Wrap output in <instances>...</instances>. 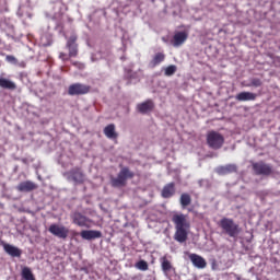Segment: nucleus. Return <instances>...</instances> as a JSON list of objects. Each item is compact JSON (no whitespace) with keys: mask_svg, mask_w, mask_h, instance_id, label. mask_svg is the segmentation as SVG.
<instances>
[{"mask_svg":"<svg viewBox=\"0 0 280 280\" xmlns=\"http://www.w3.org/2000/svg\"><path fill=\"white\" fill-rule=\"evenodd\" d=\"M172 222L175 226L174 240L179 244H185L189 237V229H191V223L187 219V214L175 213L172 217Z\"/></svg>","mask_w":280,"mask_h":280,"instance_id":"1","label":"nucleus"},{"mask_svg":"<svg viewBox=\"0 0 280 280\" xmlns=\"http://www.w3.org/2000/svg\"><path fill=\"white\" fill-rule=\"evenodd\" d=\"M135 178V172L130 171L128 166H124L117 177H110L112 187H126L129 179Z\"/></svg>","mask_w":280,"mask_h":280,"instance_id":"2","label":"nucleus"},{"mask_svg":"<svg viewBox=\"0 0 280 280\" xmlns=\"http://www.w3.org/2000/svg\"><path fill=\"white\" fill-rule=\"evenodd\" d=\"M219 226L225 235H229V237H237L242 231L240 224L235 223L231 218H222L219 222Z\"/></svg>","mask_w":280,"mask_h":280,"instance_id":"3","label":"nucleus"},{"mask_svg":"<svg viewBox=\"0 0 280 280\" xmlns=\"http://www.w3.org/2000/svg\"><path fill=\"white\" fill-rule=\"evenodd\" d=\"M207 143L211 150H220L224 145V136L218 131L211 130L207 133Z\"/></svg>","mask_w":280,"mask_h":280,"instance_id":"4","label":"nucleus"},{"mask_svg":"<svg viewBox=\"0 0 280 280\" xmlns=\"http://www.w3.org/2000/svg\"><path fill=\"white\" fill-rule=\"evenodd\" d=\"M252 170L256 176H271L273 173L272 165L259 161L252 164Z\"/></svg>","mask_w":280,"mask_h":280,"instance_id":"5","label":"nucleus"},{"mask_svg":"<svg viewBox=\"0 0 280 280\" xmlns=\"http://www.w3.org/2000/svg\"><path fill=\"white\" fill-rule=\"evenodd\" d=\"M72 223L77 226H81L84 229H91V219H89L86 215L82 214V212H72L70 215Z\"/></svg>","mask_w":280,"mask_h":280,"instance_id":"6","label":"nucleus"},{"mask_svg":"<svg viewBox=\"0 0 280 280\" xmlns=\"http://www.w3.org/2000/svg\"><path fill=\"white\" fill-rule=\"evenodd\" d=\"M49 233L59 240H67L69 237V230L65 225L52 223L48 228Z\"/></svg>","mask_w":280,"mask_h":280,"instance_id":"7","label":"nucleus"},{"mask_svg":"<svg viewBox=\"0 0 280 280\" xmlns=\"http://www.w3.org/2000/svg\"><path fill=\"white\" fill-rule=\"evenodd\" d=\"M88 93H91V85L73 83L68 88L70 95H86Z\"/></svg>","mask_w":280,"mask_h":280,"instance_id":"8","label":"nucleus"},{"mask_svg":"<svg viewBox=\"0 0 280 280\" xmlns=\"http://www.w3.org/2000/svg\"><path fill=\"white\" fill-rule=\"evenodd\" d=\"M78 36L71 35L66 44V47L69 51L70 58H75L78 56Z\"/></svg>","mask_w":280,"mask_h":280,"instance_id":"9","label":"nucleus"},{"mask_svg":"<svg viewBox=\"0 0 280 280\" xmlns=\"http://www.w3.org/2000/svg\"><path fill=\"white\" fill-rule=\"evenodd\" d=\"M188 257L195 268H198L199 270L207 268V260L202 256L198 254H189Z\"/></svg>","mask_w":280,"mask_h":280,"instance_id":"10","label":"nucleus"},{"mask_svg":"<svg viewBox=\"0 0 280 280\" xmlns=\"http://www.w3.org/2000/svg\"><path fill=\"white\" fill-rule=\"evenodd\" d=\"M189 38V34L187 32H177L174 34L173 39H172V45L173 47H180V45H184V43Z\"/></svg>","mask_w":280,"mask_h":280,"instance_id":"11","label":"nucleus"},{"mask_svg":"<svg viewBox=\"0 0 280 280\" xmlns=\"http://www.w3.org/2000/svg\"><path fill=\"white\" fill-rule=\"evenodd\" d=\"M138 113L141 115H148V113H152L154 110V102L152 100H147L143 103L137 105Z\"/></svg>","mask_w":280,"mask_h":280,"instance_id":"12","label":"nucleus"},{"mask_svg":"<svg viewBox=\"0 0 280 280\" xmlns=\"http://www.w3.org/2000/svg\"><path fill=\"white\" fill-rule=\"evenodd\" d=\"M35 189H38V185H36L32 180L22 182L16 186V190L21 192L28 194L30 191H34Z\"/></svg>","mask_w":280,"mask_h":280,"instance_id":"13","label":"nucleus"},{"mask_svg":"<svg viewBox=\"0 0 280 280\" xmlns=\"http://www.w3.org/2000/svg\"><path fill=\"white\" fill-rule=\"evenodd\" d=\"M68 175L74 183H79V185H82L84 183V173H82V170L80 167H74L68 172Z\"/></svg>","mask_w":280,"mask_h":280,"instance_id":"14","label":"nucleus"},{"mask_svg":"<svg viewBox=\"0 0 280 280\" xmlns=\"http://www.w3.org/2000/svg\"><path fill=\"white\" fill-rule=\"evenodd\" d=\"M175 194L176 184L174 182L166 184L161 191L162 198H172V196H174Z\"/></svg>","mask_w":280,"mask_h":280,"instance_id":"15","label":"nucleus"},{"mask_svg":"<svg viewBox=\"0 0 280 280\" xmlns=\"http://www.w3.org/2000/svg\"><path fill=\"white\" fill-rule=\"evenodd\" d=\"M81 237L83 240H100L102 237V232L97 230H83L81 231Z\"/></svg>","mask_w":280,"mask_h":280,"instance_id":"16","label":"nucleus"},{"mask_svg":"<svg viewBox=\"0 0 280 280\" xmlns=\"http://www.w3.org/2000/svg\"><path fill=\"white\" fill-rule=\"evenodd\" d=\"M235 98L237 102H255L257 100V94L253 92H241L235 96Z\"/></svg>","mask_w":280,"mask_h":280,"instance_id":"17","label":"nucleus"},{"mask_svg":"<svg viewBox=\"0 0 280 280\" xmlns=\"http://www.w3.org/2000/svg\"><path fill=\"white\" fill-rule=\"evenodd\" d=\"M237 172V166L235 164H226L225 166H219L217 168V174L225 176L226 174H233Z\"/></svg>","mask_w":280,"mask_h":280,"instance_id":"18","label":"nucleus"},{"mask_svg":"<svg viewBox=\"0 0 280 280\" xmlns=\"http://www.w3.org/2000/svg\"><path fill=\"white\" fill-rule=\"evenodd\" d=\"M161 268L164 275L167 276V272H172L174 270V266L172 265V261L167 258V256H162L160 258Z\"/></svg>","mask_w":280,"mask_h":280,"instance_id":"19","label":"nucleus"},{"mask_svg":"<svg viewBox=\"0 0 280 280\" xmlns=\"http://www.w3.org/2000/svg\"><path fill=\"white\" fill-rule=\"evenodd\" d=\"M5 253L10 255L11 257H21L22 252L19 247L10 244H4L3 246Z\"/></svg>","mask_w":280,"mask_h":280,"instance_id":"20","label":"nucleus"},{"mask_svg":"<svg viewBox=\"0 0 280 280\" xmlns=\"http://www.w3.org/2000/svg\"><path fill=\"white\" fill-rule=\"evenodd\" d=\"M0 89H7L8 91H16V83L5 78H0Z\"/></svg>","mask_w":280,"mask_h":280,"instance_id":"21","label":"nucleus"},{"mask_svg":"<svg viewBox=\"0 0 280 280\" xmlns=\"http://www.w3.org/2000/svg\"><path fill=\"white\" fill-rule=\"evenodd\" d=\"M104 135L107 139H117L118 135L115 131V124H109L104 128Z\"/></svg>","mask_w":280,"mask_h":280,"instance_id":"22","label":"nucleus"},{"mask_svg":"<svg viewBox=\"0 0 280 280\" xmlns=\"http://www.w3.org/2000/svg\"><path fill=\"white\" fill-rule=\"evenodd\" d=\"M165 61V54L163 52H156L152 60L150 61L151 67H159V65H161V62Z\"/></svg>","mask_w":280,"mask_h":280,"instance_id":"23","label":"nucleus"},{"mask_svg":"<svg viewBox=\"0 0 280 280\" xmlns=\"http://www.w3.org/2000/svg\"><path fill=\"white\" fill-rule=\"evenodd\" d=\"M21 278L23 280H36V277L34 276V272H32V269L30 267L22 268Z\"/></svg>","mask_w":280,"mask_h":280,"instance_id":"24","label":"nucleus"},{"mask_svg":"<svg viewBox=\"0 0 280 280\" xmlns=\"http://www.w3.org/2000/svg\"><path fill=\"white\" fill-rule=\"evenodd\" d=\"M179 202L183 209H186V207H189V205H191V195L187 192L182 194Z\"/></svg>","mask_w":280,"mask_h":280,"instance_id":"25","label":"nucleus"},{"mask_svg":"<svg viewBox=\"0 0 280 280\" xmlns=\"http://www.w3.org/2000/svg\"><path fill=\"white\" fill-rule=\"evenodd\" d=\"M176 70H177L176 66L171 65L165 68L164 75L170 78V77L174 75V73H176Z\"/></svg>","mask_w":280,"mask_h":280,"instance_id":"26","label":"nucleus"},{"mask_svg":"<svg viewBox=\"0 0 280 280\" xmlns=\"http://www.w3.org/2000/svg\"><path fill=\"white\" fill-rule=\"evenodd\" d=\"M136 268H137L138 270H142L143 272H145V270L149 269L148 261H145V260H139L138 262H136Z\"/></svg>","mask_w":280,"mask_h":280,"instance_id":"27","label":"nucleus"},{"mask_svg":"<svg viewBox=\"0 0 280 280\" xmlns=\"http://www.w3.org/2000/svg\"><path fill=\"white\" fill-rule=\"evenodd\" d=\"M261 84H264V83L261 82L260 79L254 78L250 80V84H247V86L259 88V86H261Z\"/></svg>","mask_w":280,"mask_h":280,"instance_id":"28","label":"nucleus"},{"mask_svg":"<svg viewBox=\"0 0 280 280\" xmlns=\"http://www.w3.org/2000/svg\"><path fill=\"white\" fill-rule=\"evenodd\" d=\"M59 58H60V60H62L63 62H67L71 57L69 56V54L67 55L66 52H60V54H59Z\"/></svg>","mask_w":280,"mask_h":280,"instance_id":"29","label":"nucleus"},{"mask_svg":"<svg viewBox=\"0 0 280 280\" xmlns=\"http://www.w3.org/2000/svg\"><path fill=\"white\" fill-rule=\"evenodd\" d=\"M7 60H8L9 62H16V57H15V56H12V55H8V56H7Z\"/></svg>","mask_w":280,"mask_h":280,"instance_id":"30","label":"nucleus"},{"mask_svg":"<svg viewBox=\"0 0 280 280\" xmlns=\"http://www.w3.org/2000/svg\"><path fill=\"white\" fill-rule=\"evenodd\" d=\"M211 268H212V270H218V261L213 260L211 262Z\"/></svg>","mask_w":280,"mask_h":280,"instance_id":"31","label":"nucleus"},{"mask_svg":"<svg viewBox=\"0 0 280 280\" xmlns=\"http://www.w3.org/2000/svg\"><path fill=\"white\" fill-rule=\"evenodd\" d=\"M43 45H44V47H49V45H51V42L44 43Z\"/></svg>","mask_w":280,"mask_h":280,"instance_id":"32","label":"nucleus"},{"mask_svg":"<svg viewBox=\"0 0 280 280\" xmlns=\"http://www.w3.org/2000/svg\"><path fill=\"white\" fill-rule=\"evenodd\" d=\"M73 66H74V67H82V63L73 62Z\"/></svg>","mask_w":280,"mask_h":280,"instance_id":"33","label":"nucleus"},{"mask_svg":"<svg viewBox=\"0 0 280 280\" xmlns=\"http://www.w3.org/2000/svg\"><path fill=\"white\" fill-rule=\"evenodd\" d=\"M45 38V36L42 37V40Z\"/></svg>","mask_w":280,"mask_h":280,"instance_id":"34","label":"nucleus"}]
</instances>
